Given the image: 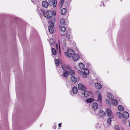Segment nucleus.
I'll list each match as a JSON object with an SVG mask.
<instances>
[{
	"mask_svg": "<svg viewBox=\"0 0 130 130\" xmlns=\"http://www.w3.org/2000/svg\"><path fill=\"white\" fill-rule=\"evenodd\" d=\"M55 18H54L48 21L49 25L48 26V29L50 32L53 34L54 32L53 27L54 26V23L55 22Z\"/></svg>",
	"mask_w": 130,
	"mask_h": 130,
	"instance_id": "obj_1",
	"label": "nucleus"
},
{
	"mask_svg": "<svg viewBox=\"0 0 130 130\" xmlns=\"http://www.w3.org/2000/svg\"><path fill=\"white\" fill-rule=\"evenodd\" d=\"M42 12L43 15L47 19L50 18V20H51L52 19H53L54 18V17L53 18V13L52 11L51 10L46 11L44 10L42 11Z\"/></svg>",
	"mask_w": 130,
	"mask_h": 130,
	"instance_id": "obj_2",
	"label": "nucleus"
},
{
	"mask_svg": "<svg viewBox=\"0 0 130 130\" xmlns=\"http://www.w3.org/2000/svg\"><path fill=\"white\" fill-rule=\"evenodd\" d=\"M67 52L65 53V55L66 56L69 57H71L75 53L74 51L71 49H67Z\"/></svg>",
	"mask_w": 130,
	"mask_h": 130,
	"instance_id": "obj_3",
	"label": "nucleus"
},
{
	"mask_svg": "<svg viewBox=\"0 0 130 130\" xmlns=\"http://www.w3.org/2000/svg\"><path fill=\"white\" fill-rule=\"evenodd\" d=\"M98 104L96 103H93L92 108L93 111L92 112L91 111V112L94 114H97V113L96 112V110L98 109Z\"/></svg>",
	"mask_w": 130,
	"mask_h": 130,
	"instance_id": "obj_4",
	"label": "nucleus"
},
{
	"mask_svg": "<svg viewBox=\"0 0 130 130\" xmlns=\"http://www.w3.org/2000/svg\"><path fill=\"white\" fill-rule=\"evenodd\" d=\"M48 5L50 6L53 5L54 7H56L57 4V1L56 0H48Z\"/></svg>",
	"mask_w": 130,
	"mask_h": 130,
	"instance_id": "obj_5",
	"label": "nucleus"
},
{
	"mask_svg": "<svg viewBox=\"0 0 130 130\" xmlns=\"http://www.w3.org/2000/svg\"><path fill=\"white\" fill-rule=\"evenodd\" d=\"M78 87L80 90H83V91L87 89V87L85 85H83L81 83H79L78 84Z\"/></svg>",
	"mask_w": 130,
	"mask_h": 130,
	"instance_id": "obj_6",
	"label": "nucleus"
},
{
	"mask_svg": "<svg viewBox=\"0 0 130 130\" xmlns=\"http://www.w3.org/2000/svg\"><path fill=\"white\" fill-rule=\"evenodd\" d=\"M82 94H83L85 97L88 98L90 94H92V92L91 91H88L85 90L84 91V92H82Z\"/></svg>",
	"mask_w": 130,
	"mask_h": 130,
	"instance_id": "obj_7",
	"label": "nucleus"
},
{
	"mask_svg": "<svg viewBox=\"0 0 130 130\" xmlns=\"http://www.w3.org/2000/svg\"><path fill=\"white\" fill-rule=\"evenodd\" d=\"M106 112L107 115L108 116H114L112 115L113 113H112L111 109L109 108H108L106 109Z\"/></svg>",
	"mask_w": 130,
	"mask_h": 130,
	"instance_id": "obj_8",
	"label": "nucleus"
},
{
	"mask_svg": "<svg viewBox=\"0 0 130 130\" xmlns=\"http://www.w3.org/2000/svg\"><path fill=\"white\" fill-rule=\"evenodd\" d=\"M99 116L100 117H104L105 115V113L102 109L100 110L98 113Z\"/></svg>",
	"mask_w": 130,
	"mask_h": 130,
	"instance_id": "obj_9",
	"label": "nucleus"
},
{
	"mask_svg": "<svg viewBox=\"0 0 130 130\" xmlns=\"http://www.w3.org/2000/svg\"><path fill=\"white\" fill-rule=\"evenodd\" d=\"M73 60L75 61H77L79 58V56L77 54H74L72 56Z\"/></svg>",
	"mask_w": 130,
	"mask_h": 130,
	"instance_id": "obj_10",
	"label": "nucleus"
},
{
	"mask_svg": "<svg viewBox=\"0 0 130 130\" xmlns=\"http://www.w3.org/2000/svg\"><path fill=\"white\" fill-rule=\"evenodd\" d=\"M42 4V6L43 7L46 8L48 6V3L47 1H43Z\"/></svg>",
	"mask_w": 130,
	"mask_h": 130,
	"instance_id": "obj_11",
	"label": "nucleus"
},
{
	"mask_svg": "<svg viewBox=\"0 0 130 130\" xmlns=\"http://www.w3.org/2000/svg\"><path fill=\"white\" fill-rule=\"evenodd\" d=\"M95 87L97 89H100L102 87V86L99 83H96L95 84Z\"/></svg>",
	"mask_w": 130,
	"mask_h": 130,
	"instance_id": "obj_12",
	"label": "nucleus"
},
{
	"mask_svg": "<svg viewBox=\"0 0 130 130\" xmlns=\"http://www.w3.org/2000/svg\"><path fill=\"white\" fill-rule=\"evenodd\" d=\"M108 118L107 120V122L109 124H110L111 123V120L112 119H113L114 117V116H108Z\"/></svg>",
	"mask_w": 130,
	"mask_h": 130,
	"instance_id": "obj_13",
	"label": "nucleus"
},
{
	"mask_svg": "<svg viewBox=\"0 0 130 130\" xmlns=\"http://www.w3.org/2000/svg\"><path fill=\"white\" fill-rule=\"evenodd\" d=\"M78 66L80 69L81 70L84 69L85 67V66L84 64L82 62H80L78 64Z\"/></svg>",
	"mask_w": 130,
	"mask_h": 130,
	"instance_id": "obj_14",
	"label": "nucleus"
},
{
	"mask_svg": "<svg viewBox=\"0 0 130 130\" xmlns=\"http://www.w3.org/2000/svg\"><path fill=\"white\" fill-rule=\"evenodd\" d=\"M71 80L72 82L75 83L77 81V79L74 76H72L71 78Z\"/></svg>",
	"mask_w": 130,
	"mask_h": 130,
	"instance_id": "obj_15",
	"label": "nucleus"
},
{
	"mask_svg": "<svg viewBox=\"0 0 130 130\" xmlns=\"http://www.w3.org/2000/svg\"><path fill=\"white\" fill-rule=\"evenodd\" d=\"M123 116H124V118L126 119H127L129 117V114L127 111L124 112Z\"/></svg>",
	"mask_w": 130,
	"mask_h": 130,
	"instance_id": "obj_16",
	"label": "nucleus"
},
{
	"mask_svg": "<svg viewBox=\"0 0 130 130\" xmlns=\"http://www.w3.org/2000/svg\"><path fill=\"white\" fill-rule=\"evenodd\" d=\"M60 25H65L66 21L64 19H61L60 21Z\"/></svg>",
	"mask_w": 130,
	"mask_h": 130,
	"instance_id": "obj_17",
	"label": "nucleus"
},
{
	"mask_svg": "<svg viewBox=\"0 0 130 130\" xmlns=\"http://www.w3.org/2000/svg\"><path fill=\"white\" fill-rule=\"evenodd\" d=\"M59 28L62 32H64L66 30V28L64 26H61V25H60Z\"/></svg>",
	"mask_w": 130,
	"mask_h": 130,
	"instance_id": "obj_18",
	"label": "nucleus"
},
{
	"mask_svg": "<svg viewBox=\"0 0 130 130\" xmlns=\"http://www.w3.org/2000/svg\"><path fill=\"white\" fill-rule=\"evenodd\" d=\"M72 90L74 94L77 93V87H73L72 89Z\"/></svg>",
	"mask_w": 130,
	"mask_h": 130,
	"instance_id": "obj_19",
	"label": "nucleus"
},
{
	"mask_svg": "<svg viewBox=\"0 0 130 130\" xmlns=\"http://www.w3.org/2000/svg\"><path fill=\"white\" fill-rule=\"evenodd\" d=\"M66 11V9L63 8L61 10V13L62 15H65Z\"/></svg>",
	"mask_w": 130,
	"mask_h": 130,
	"instance_id": "obj_20",
	"label": "nucleus"
},
{
	"mask_svg": "<svg viewBox=\"0 0 130 130\" xmlns=\"http://www.w3.org/2000/svg\"><path fill=\"white\" fill-rule=\"evenodd\" d=\"M107 96L109 99L111 100L113 99V96L111 93H108L107 94Z\"/></svg>",
	"mask_w": 130,
	"mask_h": 130,
	"instance_id": "obj_21",
	"label": "nucleus"
},
{
	"mask_svg": "<svg viewBox=\"0 0 130 130\" xmlns=\"http://www.w3.org/2000/svg\"><path fill=\"white\" fill-rule=\"evenodd\" d=\"M118 108L119 110L121 111H122L124 110L123 107L122 105H120L118 106Z\"/></svg>",
	"mask_w": 130,
	"mask_h": 130,
	"instance_id": "obj_22",
	"label": "nucleus"
},
{
	"mask_svg": "<svg viewBox=\"0 0 130 130\" xmlns=\"http://www.w3.org/2000/svg\"><path fill=\"white\" fill-rule=\"evenodd\" d=\"M94 100V99L91 98L87 99L86 100V101L87 103H90L93 101Z\"/></svg>",
	"mask_w": 130,
	"mask_h": 130,
	"instance_id": "obj_23",
	"label": "nucleus"
},
{
	"mask_svg": "<svg viewBox=\"0 0 130 130\" xmlns=\"http://www.w3.org/2000/svg\"><path fill=\"white\" fill-rule=\"evenodd\" d=\"M111 102H112V104L113 105L116 106L117 105L118 102L117 101L115 100H113L111 101Z\"/></svg>",
	"mask_w": 130,
	"mask_h": 130,
	"instance_id": "obj_24",
	"label": "nucleus"
},
{
	"mask_svg": "<svg viewBox=\"0 0 130 130\" xmlns=\"http://www.w3.org/2000/svg\"><path fill=\"white\" fill-rule=\"evenodd\" d=\"M52 54L53 55H55L56 53V51L55 48H54L52 47L51 48Z\"/></svg>",
	"mask_w": 130,
	"mask_h": 130,
	"instance_id": "obj_25",
	"label": "nucleus"
},
{
	"mask_svg": "<svg viewBox=\"0 0 130 130\" xmlns=\"http://www.w3.org/2000/svg\"><path fill=\"white\" fill-rule=\"evenodd\" d=\"M64 71L65 72H64V73L63 74V77H67L68 76V75L69 74V73L67 71Z\"/></svg>",
	"mask_w": 130,
	"mask_h": 130,
	"instance_id": "obj_26",
	"label": "nucleus"
},
{
	"mask_svg": "<svg viewBox=\"0 0 130 130\" xmlns=\"http://www.w3.org/2000/svg\"><path fill=\"white\" fill-rule=\"evenodd\" d=\"M69 74L72 76H74L75 73V71L74 70H71L69 71Z\"/></svg>",
	"mask_w": 130,
	"mask_h": 130,
	"instance_id": "obj_27",
	"label": "nucleus"
},
{
	"mask_svg": "<svg viewBox=\"0 0 130 130\" xmlns=\"http://www.w3.org/2000/svg\"><path fill=\"white\" fill-rule=\"evenodd\" d=\"M61 67L63 70L64 71H66V69H67L66 65L65 64H63L61 65Z\"/></svg>",
	"mask_w": 130,
	"mask_h": 130,
	"instance_id": "obj_28",
	"label": "nucleus"
},
{
	"mask_svg": "<svg viewBox=\"0 0 130 130\" xmlns=\"http://www.w3.org/2000/svg\"><path fill=\"white\" fill-rule=\"evenodd\" d=\"M98 99L97 100V101H100L101 102L102 101V97L100 94H99L98 97Z\"/></svg>",
	"mask_w": 130,
	"mask_h": 130,
	"instance_id": "obj_29",
	"label": "nucleus"
},
{
	"mask_svg": "<svg viewBox=\"0 0 130 130\" xmlns=\"http://www.w3.org/2000/svg\"><path fill=\"white\" fill-rule=\"evenodd\" d=\"M84 69V73H86L87 74H89V70L88 69Z\"/></svg>",
	"mask_w": 130,
	"mask_h": 130,
	"instance_id": "obj_30",
	"label": "nucleus"
},
{
	"mask_svg": "<svg viewBox=\"0 0 130 130\" xmlns=\"http://www.w3.org/2000/svg\"><path fill=\"white\" fill-rule=\"evenodd\" d=\"M66 35V38L68 39H69L70 38V35L69 34H68V33L66 32L65 34Z\"/></svg>",
	"mask_w": 130,
	"mask_h": 130,
	"instance_id": "obj_31",
	"label": "nucleus"
},
{
	"mask_svg": "<svg viewBox=\"0 0 130 130\" xmlns=\"http://www.w3.org/2000/svg\"><path fill=\"white\" fill-rule=\"evenodd\" d=\"M54 61L55 64L57 66H58L59 64V61L57 59H54Z\"/></svg>",
	"mask_w": 130,
	"mask_h": 130,
	"instance_id": "obj_32",
	"label": "nucleus"
},
{
	"mask_svg": "<svg viewBox=\"0 0 130 130\" xmlns=\"http://www.w3.org/2000/svg\"><path fill=\"white\" fill-rule=\"evenodd\" d=\"M120 114H119V117L120 118H124V116L123 115V114H122L120 112H119Z\"/></svg>",
	"mask_w": 130,
	"mask_h": 130,
	"instance_id": "obj_33",
	"label": "nucleus"
},
{
	"mask_svg": "<svg viewBox=\"0 0 130 130\" xmlns=\"http://www.w3.org/2000/svg\"><path fill=\"white\" fill-rule=\"evenodd\" d=\"M87 74H86L83 73L82 75H83V76L84 77L86 78L87 77Z\"/></svg>",
	"mask_w": 130,
	"mask_h": 130,
	"instance_id": "obj_34",
	"label": "nucleus"
},
{
	"mask_svg": "<svg viewBox=\"0 0 130 130\" xmlns=\"http://www.w3.org/2000/svg\"><path fill=\"white\" fill-rule=\"evenodd\" d=\"M77 72L79 73L82 75V74L84 73V72L83 71H80V70H78L77 71Z\"/></svg>",
	"mask_w": 130,
	"mask_h": 130,
	"instance_id": "obj_35",
	"label": "nucleus"
},
{
	"mask_svg": "<svg viewBox=\"0 0 130 130\" xmlns=\"http://www.w3.org/2000/svg\"><path fill=\"white\" fill-rule=\"evenodd\" d=\"M105 101L106 103L107 104H110V101L109 100H106Z\"/></svg>",
	"mask_w": 130,
	"mask_h": 130,
	"instance_id": "obj_36",
	"label": "nucleus"
},
{
	"mask_svg": "<svg viewBox=\"0 0 130 130\" xmlns=\"http://www.w3.org/2000/svg\"><path fill=\"white\" fill-rule=\"evenodd\" d=\"M64 0H61L60 5H61V6H62V5L63 4V3L64 2Z\"/></svg>",
	"mask_w": 130,
	"mask_h": 130,
	"instance_id": "obj_37",
	"label": "nucleus"
},
{
	"mask_svg": "<svg viewBox=\"0 0 130 130\" xmlns=\"http://www.w3.org/2000/svg\"><path fill=\"white\" fill-rule=\"evenodd\" d=\"M16 22L17 23L18 22V21L20 19L19 18H16L15 19Z\"/></svg>",
	"mask_w": 130,
	"mask_h": 130,
	"instance_id": "obj_38",
	"label": "nucleus"
},
{
	"mask_svg": "<svg viewBox=\"0 0 130 130\" xmlns=\"http://www.w3.org/2000/svg\"><path fill=\"white\" fill-rule=\"evenodd\" d=\"M67 68L68 69H69V70H71V66L70 65H68L67 66Z\"/></svg>",
	"mask_w": 130,
	"mask_h": 130,
	"instance_id": "obj_39",
	"label": "nucleus"
},
{
	"mask_svg": "<svg viewBox=\"0 0 130 130\" xmlns=\"http://www.w3.org/2000/svg\"><path fill=\"white\" fill-rule=\"evenodd\" d=\"M86 65L88 67H89L90 66V64L88 62L86 64Z\"/></svg>",
	"mask_w": 130,
	"mask_h": 130,
	"instance_id": "obj_40",
	"label": "nucleus"
},
{
	"mask_svg": "<svg viewBox=\"0 0 130 130\" xmlns=\"http://www.w3.org/2000/svg\"><path fill=\"white\" fill-rule=\"evenodd\" d=\"M61 123H59L58 124V126L59 127H60L61 126Z\"/></svg>",
	"mask_w": 130,
	"mask_h": 130,
	"instance_id": "obj_41",
	"label": "nucleus"
},
{
	"mask_svg": "<svg viewBox=\"0 0 130 130\" xmlns=\"http://www.w3.org/2000/svg\"><path fill=\"white\" fill-rule=\"evenodd\" d=\"M56 48H57H57H58V44L57 43L56 44Z\"/></svg>",
	"mask_w": 130,
	"mask_h": 130,
	"instance_id": "obj_42",
	"label": "nucleus"
},
{
	"mask_svg": "<svg viewBox=\"0 0 130 130\" xmlns=\"http://www.w3.org/2000/svg\"><path fill=\"white\" fill-rule=\"evenodd\" d=\"M59 50H60V51H59V53H60H60H61V51H60V46H59Z\"/></svg>",
	"mask_w": 130,
	"mask_h": 130,
	"instance_id": "obj_43",
	"label": "nucleus"
},
{
	"mask_svg": "<svg viewBox=\"0 0 130 130\" xmlns=\"http://www.w3.org/2000/svg\"><path fill=\"white\" fill-rule=\"evenodd\" d=\"M121 130H124V128L123 127H122L121 128Z\"/></svg>",
	"mask_w": 130,
	"mask_h": 130,
	"instance_id": "obj_44",
	"label": "nucleus"
},
{
	"mask_svg": "<svg viewBox=\"0 0 130 130\" xmlns=\"http://www.w3.org/2000/svg\"><path fill=\"white\" fill-rule=\"evenodd\" d=\"M53 128L54 129H55L56 128V127L55 126V127H54V126H53Z\"/></svg>",
	"mask_w": 130,
	"mask_h": 130,
	"instance_id": "obj_45",
	"label": "nucleus"
},
{
	"mask_svg": "<svg viewBox=\"0 0 130 130\" xmlns=\"http://www.w3.org/2000/svg\"><path fill=\"white\" fill-rule=\"evenodd\" d=\"M117 130H118L119 129V128L118 127V126H117Z\"/></svg>",
	"mask_w": 130,
	"mask_h": 130,
	"instance_id": "obj_46",
	"label": "nucleus"
},
{
	"mask_svg": "<svg viewBox=\"0 0 130 130\" xmlns=\"http://www.w3.org/2000/svg\"><path fill=\"white\" fill-rule=\"evenodd\" d=\"M103 6H104V4L103 3Z\"/></svg>",
	"mask_w": 130,
	"mask_h": 130,
	"instance_id": "obj_47",
	"label": "nucleus"
},
{
	"mask_svg": "<svg viewBox=\"0 0 130 130\" xmlns=\"http://www.w3.org/2000/svg\"><path fill=\"white\" fill-rule=\"evenodd\" d=\"M127 60H128V59H127Z\"/></svg>",
	"mask_w": 130,
	"mask_h": 130,
	"instance_id": "obj_48",
	"label": "nucleus"
},
{
	"mask_svg": "<svg viewBox=\"0 0 130 130\" xmlns=\"http://www.w3.org/2000/svg\"><path fill=\"white\" fill-rule=\"evenodd\" d=\"M127 60H128V59H127Z\"/></svg>",
	"mask_w": 130,
	"mask_h": 130,
	"instance_id": "obj_49",
	"label": "nucleus"
}]
</instances>
